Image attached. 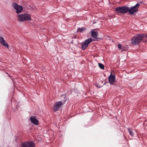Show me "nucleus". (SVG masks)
<instances>
[{"instance_id":"obj_11","label":"nucleus","mask_w":147,"mask_h":147,"mask_svg":"<svg viewBox=\"0 0 147 147\" xmlns=\"http://www.w3.org/2000/svg\"><path fill=\"white\" fill-rule=\"evenodd\" d=\"M30 121L32 123L35 125H38V120L36 119L35 116H31L30 118Z\"/></svg>"},{"instance_id":"obj_9","label":"nucleus","mask_w":147,"mask_h":147,"mask_svg":"<svg viewBox=\"0 0 147 147\" xmlns=\"http://www.w3.org/2000/svg\"><path fill=\"white\" fill-rule=\"evenodd\" d=\"M0 43L7 48H8L9 45L3 37L0 36Z\"/></svg>"},{"instance_id":"obj_12","label":"nucleus","mask_w":147,"mask_h":147,"mask_svg":"<svg viewBox=\"0 0 147 147\" xmlns=\"http://www.w3.org/2000/svg\"><path fill=\"white\" fill-rule=\"evenodd\" d=\"M92 37L95 39L97 38L98 35L97 33L94 31H92L91 33Z\"/></svg>"},{"instance_id":"obj_6","label":"nucleus","mask_w":147,"mask_h":147,"mask_svg":"<svg viewBox=\"0 0 147 147\" xmlns=\"http://www.w3.org/2000/svg\"><path fill=\"white\" fill-rule=\"evenodd\" d=\"M22 147H35V144L32 142H26L21 144Z\"/></svg>"},{"instance_id":"obj_3","label":"nucleus","mask_w":147,"mask_h":147,"mask_svg":"<svg viewBox=\"0 0 147 147\" xmlns=\"http://www.w3.org/2000/svg\"><path fill=\"white\" fill-rule=\"evenodd\" d=\"M139 6L140 5L138 2L136 5L130 7V8L128 7V12L130 14H133L135 12L138 11Z\"/></svg>"},{"instance_id":"obj_8","label":"nucleus","mask_w":147,"mask_h":147,"mask_svg":"<svg viewBox=\"0 0 147 147\" xmlns=\"http://www.w3.org/2000/svg\"><path fill=\"white\" fill-rule=\"evenodd\" d=\"M64 103V102H63L61 101L55 102L53 108L54 111H57Z\"/></svg>"},{"instance_id":"obj_4","label":"nucleus","mask_w":147,"mask_h":147,"mask_svg":"<svg viewBox=\"0 0 147 147\" xmlns=\"http://www.w3.org/2000/svg\"><path fill=\"white\" fill-rule=\"evenodd\" d=\"M12 6L16 11V13L17 14L21 13L23 9L22 6L18 5L15 2L13 3L12 4Z\"/></svg>"},{"instance_id":"obj_15","label":"nucleus","mask_w":147,"mask_h":147,"mask_svg":"<svg viewBox=\"0 0 147 147\" xmlns=\"http://www.w3.org/2000/svg\"><path fill=\"white\" fill-rule=\"evenodd\" d=\"M98 66H99V67L100 69H104V65L103 64H102L101 63H98Z\"/></svg>"},{"instance_id":"obj_10","label":"nucleus","mask_w":147,"mask_h":147,"mask_svg":"<svg viewBox=\"0 0 147 147\" xmlns=\"http://www.w3.org/2000/svg\"><path fill=\"white\" fill-rule=\"evenodd\" d=\"M108 80L111 84H113L115 80V75L111 74L108 77Z\"/></svg>"},{"instance_id":"obj_5","label":"nucleus","mask_w":147,"mask_h":147,"mask_svg":"<svg viewBox=\"0 0 147 147\" xmlns=\"http://www.w3.org/2000/svg\"><path fill=\"white\" fill-rule=\"evenodd\" d=\"M128 7L123 6L122 7H118L116 8L115 10L116 11L120 13H124L128 12Z\"/></svg>"},{"instance_id":"obj_1","label":"nucleus","mask_w":147,"mask_h":147,"mask_svg":"<svg viewBox=\"0 0 147 147\" xmlns=\"http://www.w3.org/2000/svg\"><path fill=\"white\" fill-rule=\"evenodd\" d=\"M17 20L20 22H23L27 20H30L31 18L30 14L23 13L17 15Z\"/></svg>"},{"instance_id":"obj_17","label":"nucleus","mask_w":147,"mask_h":147,"mask_svg":"<svg viewBox=\"0 0 147 147\" xmlns=\"http://www.w3.org/2000/svg\"><path fill=\"white\" fill-rule=\"evenodd\" d=\"M106 83V82H105V84H105Z\"/></svg>"},{"instance_id":"obj_2","label":"nucleus","mask_w":147,"mask_h":147,"mask_svg":"<svg viewBox=\"0 0 147 147\" xmlns=\"http://www.w3.org/2000/svg\"><path fill=\"white\" fill-rule=\"evenodd\" d=\"M144 37V35L142 34H138L135 36L131 39L132 44L134 45H136L140 42Z\"/></svg>"},{"instance_id":"obj_14","label":"nucleus","mask_w":147,"mask_h":147,"mask_svg":"<svg viewBox=\"0 0 147 147\" xmlns=\"http://www.w3.org/2000/svg\"><path fill=\"white\" fill-rule=\"evenodd\" d=\"M86 28L83 27L81 28H79L78 29L77 32H82L85 30Z\"/></svg>"},{"instance_id":"obj_7","label":"nucleus","mask_w":147,"mask_h":147,"mask_svg":"<svg viewBox=\"0 0 147 147\" xmlns=\"http://www.w3.org/2000/svg\"><path fill=\"white\" fill-rule=\"evenodd\" d=\"M92 40V38H88L82 44V49L83 50L86 49L89 44L90 43Z\"/></svg>"},{"instance_id":"obj_13","label":"nucleus","mask_w":147,"mask_h":147,"mask_svg":"<svg viewBox=\"0 0 147 147\" xmlns=\"http://www.w3.org/2000/svg\"><path fill=\"white\" fill-rule=\"evenodd\" d=\"M128 130L129 132L130 135L132 136L134 135V133L132 130V129L130 128H128Z\"/></svg>"},{"instance_id":"obj_16","label":"nucleus","mask_w":147,"mask_h":147,"mask_svg":"<svg viewBox=\"0 0 147 147\" xmlns=\"http://www.w3.org/2000/svg\"><path fill=\"white\" fill-rule=\"evenodd\" d=\"M117 47L119 49H122V45L121 44H118L117 45Z\"/></svg>"}]
</instances>
